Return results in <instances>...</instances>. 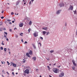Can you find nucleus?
Returning a JSON list of instances; mask_svg holds the SVG:
<instances>
[{"label": "nucleus", "mask_w": 77, "mask_h": 77, "mask_svg": "<svg viewBox=\"0 0 77 77\" xmlns=\"http://www.w3.org/2000/svg\"><path fill=\"white\" fill-rule=\"evenodd\" d=\"M64 73L63 72H61L59 75V77H63V76H64Z\"/></svg>", "instance_id": "obj_1"}, {"label": "nucleus", "mask_w": 77, "mask_h": 77, "mask_svg": "<svg viewBox=\"0 0 77 77\" xmlns=\"http://www.w3.org/2000/svg\"><path fill=\"white\" fill-rule=\"evenodd\" d=\"M53 71L55 72V73H57L58 70L57 69L54 68L53 69Z\"/></svg>", "instance_id": "obj_2"}, {"label": "nucleus", "mask_w": 77, "mask_h": 77, "mask_svg": "<svg viewBox=\"0 0 77 77\" xmlns=\"http://www.w3.org/2000/svg\"><path fill=\"white\" fill-rule=\"evenodd\" d=\"M38 32H35L34 34H33V35L35 37H36V36H38Z\"/></svg>", "instance_id": "obj_3"}, {"label": "nucleus", "mask_w": 77, "mask_h": 77, "mask_svg": "<svg viewBox=\"0 0 77 77\" xmlns=\"http://www.w3.org/2000/svg\"><path fill=\"white\" fill-rule=\"evenodd\" d=\"M24 72L26 74H29V69H27L24 71Z\"/></svg>", "instance_id": "obj_4"}, {"label": "nucleus", "mask_w": 77, "mask_h": 77, "mask_svg": "<svg viewBox=\"0 0 77 77\" xmlns=\"http://www.w3.org/2000/svg\"><path fill=\"white\" fill-rule=\"evenodd\" d=\"M72 62L73 63V65L75 66H76L77 64L75 63V61L74 60H72Z\"/></svg>", "instance_id": "obj_5"}, {"label": "nucleus", "mask_w": 77, "mask_h": 77, "mask_svg": "<svg viewBox=\"0 0 77 77\" xmlns=\"http://www.w3.org/2000/svg\"><path fill=\"white\" fill-rule=\"evenodd\" d=\"M29 54H30V55H32L33 54V52H32V51L31 50H30L29 51Z\"/></svg>", "instance_id": "obj_6"}, {"label": "nucleus", "mask_w": 77, "mask_h": 77, "mask_svg": "<svg viewBox=\"0 0 77 77\" xmlns=\"http://www.w3.org/2000/svg\"><path fill=\"white\" fill-rule=\"evenodd\" d=\"M12 65L13 66H14V67H16V66H17V64L14 63H12Z\"/></svg>", "instance_id": "obj_7"}, {"label": "nucleus", "mask_w": 77, "mask_h": 77, "mask_svg": "<svg viewBox=\"0 0 77 77\" xmlns=\"http://www.w3.org/2000/svg\"><path fill=\"white\" fill-rule=\"evenodd\" d=\"M60 7H62L63 6H64V5L63 3H62L60 4Z\"/></svg>", "instance_id": "obj_8"}, {"label": "nucleus", "mask_w": 77, "mask_h": 77, "mask_svg": "<svg viewBox=\"0 0 77 77\" xmlns=\"http://www.w3.org/2000/svg\"><path fill=\"white\" fill-rule=\"evenodd\" d=\"M23 3H24V5H26V3H27V1H26V0H23Z\"/></svg>", "instance_id": "obj_9"}, {"label": "nucleus", "mask_w": 77, "mask_h": 77, "mask_svg": "<svg viewBox=\"0 0 77 77\" xmlns=\"http://www.w3.org/2000/svg\"><path fill=\"white\" fill-rule=\"evenodd\" d=\"M60 11H61V10H58L56 13L57 14H59L60 13Z\"/></svg>", "instance_id": "obj_10"}, {"label": "nucleus", "mask_w": 77, "mask_h": 77, "mask_svg": "<svg viewBox=\"0 0 77 77\" xmlns=\"http://www.w3.org/2000/svg\"><path fill=\"white\" fill-rule=\"evenodd\" d=\"M42 32L43 35H45V34L47 33V32L46 31H43Z\"/></svg>", "instance_id": "obj_11"}, {"label": "nucleus", "mask_w": 77, "mask_h": 77, "mask_svg": "<svg viewBox=\"0 0 77 77\" xmlns=\"http://www.w3.org/2000/svg\"><path fill=\"white\" fill-rule=\"evenodd\" d=\"M26 55L28 57H30V56L29 55V54L28 53H26Z\"/></svg>", "instance_id": "obj_12"}, {"label": "nucleus", "mask_w": 77, "mask_h": 77, "mask_svg": "<svg viewBox=\"0 0 77 77\" xmlns=\"http://www.w3.org/2000/svg\"><path fill=\"white\" fill-rule=\"evenodd\" d=\"M19 26L20 27H23V23H20L19 25Z\"/></svg>", "instance_id": "obj_13"}, {"label": "nucleus", "mask_w": 77, "mask_h": 77, "mask_svg": "<svg viewBox=\"0 0 77 77\" xmlns=\"http://www.w3.org/2000/svg\"><path fill=\"white\" fill-rule=\"evenodd\" d=\"M69 8L70 9H71V10H72V9H73V7L71 5Z\"/></svg>", "instance_id": "obj_14"}, {"label": "nucleus", "mask_w": 77, "mask_h": 77, "mask_svg": "<svg viewBox=\"0 0 77 77\" xmlns=\"http://www.w3.org/2000/svg\"><path fill=\"white\" fill-rule=\"evenodd\" d=\"M32 59L34 60V61H35L36 59V57H32Z\"/></svg>", "instance_id": "obj_15"}, {"label": "nucleus", "mask_w": 77, "mask_h": 77, "mask_svg": "<svg viewBox=\"0 0 77 77\" xmlns=\"http://www.w3.org/2000/svg\"><path fill=\"white\" fill-rule=\"evenodd\" d=\"M20 36H23V33L22 32L20 33Z\"/></svg>", "instance_id": "obj_16"}, {"label": "nucleus", "mask_w": 77, "mask_h": 77, "mask_svg": "<svg viewBox=\"0 0 77 77\" xmlns=\"http://www.w3.org/2000/svg\"><path fill=\"white\" fill-rule=\"evenodd\" d=\"M32 46L33 47L34 49H36V46H35V45L33 44Z\"/></svg>", "instance_id": "obj_17"}, {"label": "nucleus", "mask_w": 77, "mask_h": 77, "mask_svg": "<svg viewBox=\"0 0 77 77\" xmlns=\"http://www.w3.org/2000/svg\"><path fill=\"white\" fill-rule=\"evenodd\" d=\"M43 29L45 30H47V28L45 27L43 28Z\"/></svg>", "instance_id": "obj_18"}, {"label": "nucleus", "mask_w": 77, "mask_h": 77, "mask_svg": "<svg viewBox=\"0 0 77 77\" xmlns=\"http://www.w3.org/2000/svg\"><path fill=\"white\" fill-rule=\"evenodd\" d=\"M29 25H31L32 24V21H30L29 23Z\"/></svg>", "instance_id": "obj_19"}, {"label": "nucleus", "mask_w": 77, "mask_h": 77, "mask_svg": "<svg viewBox=\"0 0 77 77\" xmlns=\"http://www.w3.org/2000/svg\"><path fill=\"white\" fill-rule=\"evenodd\" d=\"M50 52L51 53H53L54 52V51L53 50V51H50Z\"/></svg>", "instance_id": "obj_20"}, {"label": "nucleus", "mask_w": 77, "mask_h": 77, "mask_svg": "<svg viewBox=\"0 0 77 77\" xmlns=\"http://www.w3.org/2000/svg\"><path fill=\"white\" fill-rule=\"evenodd\" d=\"M4 50L5 51H6L7 50V49L6 48H5L4 49Z\"/></svg>", "instance_id": "obj_21"}, {"label": "nucleus", "mask_w": 77, "mask_h": 77, "mask_svg": "<svg viewBox=\"0 0 77 77\" xmlns=\"http://www.w3.org/2000/svg\"><path fill=\"white\" fill-rule=\"evenodd\" d=\"M19 4V1H17V2L16 5H18Z\"/></svg>", "instance_id": "obj_22"}, {"label": "nucleus", "mask_w": 77, "mask_h": 77, "mask_svg": "<svg viewBox=\"0 0 77 77\" xmlns=\"http://www.w3.org/2000/svg\"><path fill=\"white\" fill-rule=\"evenodd\" d=\"M72 69L73 70H74L75 69V66H73L72 67Z\"/></svg>", "instance_id": "obj_23"}, {"label": "nucleus", "mask_w": 77, "mask_h": 77, "mask_svg": "<svg viewBox=\"0 0 77 77\" xmlns=\"http://www.w3.org/2000/svg\"><path fill=\"white\" fill-rule=\"evenodd\" d=\"M47 67H48V69H49V70L50 71V66H48Z\"/></svg>", "instance_id": "obj_24"}, {"label": "nucleus", "mask_w": 77, "mask_h": 77, "mask_svg": "<svg viewBox=\"0 0 77 77\" xmlns=\"http://www.w3.org/2000/svg\"><path fill=\"white\" fill-rule=\"evenodd\" d=\"M4 33H5V35H6V36H7V35L8 34V33L6 32H4Z\"/></svg>", "instance_id": "obj_25"}, {"label": "nucleus", "mask_w": 77, "mask_h": 77, "mask_svg": "<svg viewBox=\"0 0 77 77\" xmlns=\"http://www.w3.org/2000/svg\"><path fill=\"white\" fill-rule=\"evenodd\" d=\"M31 30V29H30V28H29V29H28L29 33V32H30Z\"/></svg>", "instance_id": "obj_26"}, {"label": "nucleus", "mask_w": 77, "mask_h": 77, "mask_svg": "<svg viewBox=\"0 0 77 77\" xmlns=\"http://www.w3.org/2000/svg\"><path fill=\"white\" fill-rule=\"evenodd\" d=\"M6 35H4V37L6 38V39L7 38V37H6Z\"/></svg>", "instance_id": "obj_27"}, {"label": "nucleus", "mask_w": 77, "mask_h": 77, "mask_svg": "<svg viewBox=\"0 0 77 77\" xmlns=\"http://www.w3.org/2000/svg\"><path fill=\"white\" fill-rule=\"evenodd\" d=\"M7 63H8V65H10V63H9L8 61H7Z\"/></svg>", "instance_id": "obj_28"}, {"label": "nucleus", "mask_w": 77, "mask_h": 77, "mask_svg": "<svg viewBox=\"0 0 77 77\" xmlns=\"http://www.w3.org/2000/svg\"><path fill=\"white\" fill-rule=\"evenodd\" d=\"M49 34H50V32H48L47 33L46 35H49Z\"/></svg>", "instance_id": "obj_29"}, {"label": "nucleus", "mask_w": 77, "mask_h": 77, "mask_svg": "<svg viewBox=\"0 0 77 77\" xmlns=\"http://www.w3.org/2000/svg\"><path fill=\"white\" fill-rule=\"evenodd\" d=\"M0 48L2 50H3V47H1Z\"/></svg>", "instance_id": "obj_30"}, {"label": "nucleus", "mask_w": 77, "mask_h": 77, "mask_svg": "<svg viewBox=\"0 0 77 77\" xmlns=\"http://www.w3.org/2000/svg\"><path fill=\"white\" fill-rule=\"evenodd\" d=\"M11 15H14V12H12L11 13Z\"/></svg>", "instance_id": "obj_31"}, {"label": "nucleus", "mask_w": 77, "mask_h": 77, "mask_svg": "<svg viewBox=\"0 0 77 77\" xmlns=\"http://www.w3.org/2000/svg\"><path fill=\"white\" fill-rule=\"evenodd\" d=\"M15 37L16 38H18V35H15Z\"/></svg>", "instance_id": "obj_32"}, {"label": "nucleus", "mask_w": 77, "mask_h": 77, "mask_svg": "<svg viewBox=\"0 0 77 77\" xmlns=\"http://www.w3.org/2000/svg\"><path fill=\"white\" fill-rule=\"evenodd\" d=\"M3 41H2V45H5V44H4V43H3Z\"/></svg>", "instance_id": "obj_33"}, {"label": "nucleus", "mask_w": 77, "mask_h": 77, "mask_svg": "<svg viewBox=\"0 0 77 77\" xmlns=\"http://www.w3.org/2000/svg\"><path fill=\"white\" fill-rule=\"evenodd\" d=\"M24 44H27V42L25 41L24 43Z\"/></svg>", "instance_id": "obj_34"}, {"label": "nucleus", "mask_w": 77, "mask_h": 77, "mask_svg": "<svg viewBox=\"0 0 77 77\" xmlns=\"http://www.w3.org/2000/svg\"><path fill=\"white\" fill-rule=\"evenodd\" d=\"M1 18L2 19H3V18H4V17L3 16L2 17H1Z\"/></svg>", "instance_id": "obj_35"}, {"label": "nucleus", "mask_w": 77, "mask_h": 77, "mask_svg": "<svg viewBox=\"0 0 77 77\" xmlns=\"http://www.w3.org/2000/svg\"><path fill=\"white\" fill-rule=\"evenodd\" d=\"M36 71L37 72H38V71H39V70L38 69H36Z\"/></svg>", "instance_id": "obj_36"}, {"label": "nucleus", "mask_w": 77, "mask_h": 77, "mask_svg": "<svg viewBox=\"0 0 77 77\" xmlns=\"http://www.w3.org/2000/svg\"><path fill=\"white\" fill-rule=\"evenodd\" d=\"M7 21H9V22H10V21H11V20H10L8 19V20H7Z\"/></svg>", "instance_id": "obj_37"}, {"label": "nucleus", "mask_w": 77, "mask_h": 77, "mask_svg": "<svg viewBox=\"0 0 77 77\" xmlns=\"http://www.w3.org/2000/svg\"><path fill=\"white\" fill-rule=\"evenodd\" d=\"M46 58V59H47V60H50V59H49V58Z\"/></svg>", "instance_id": "obj_38"}, {"label": "nucleus", "mask_w": 77, "mask_h": 77, "mask_svg": "<svg viewBox=\"0 0 77 77\" xmlns=\"http://www.w3.org/2000/svg\"><path fill=\"white\" fill-rule=\"evenodd\" d=\"M38 44H40V46H41V43L40 42L38 43Z\"/></svg>", "instance_id": "obj_39"}, {"label": "nucleus", "mask_w": 77, "mask_h": 77, "mask_svg": "<svg viewBox=\"0 0 77 77\" xmlns=\"http://www.w3.org/2000/svg\"><path fill=\"white\" fill-rule=\"evenodd\" d=\"M76 13V11H74V14H75Z\"/></svg>", "instance_id": "obj_40"}, {"label": "nucleus", "mask_w": 77, "mask_h": 77, "mask_svg": "<svg viewBox=\"0 0 77 77\" xmlns=\"http://www.w3.org/2000/svg\"><path fill=\"white\" fill-rule=\"evenodd\" d=\"M10 32H12V29H9Z\"/></svg>", "instance_id": "obj_41"}, {"label": "nucleus", "mask_w": 77, "mask_h": 77, "mask_svg": "<svg viewBox=\"0 0 77 77\" xmlns=\"http://www.w3.org/2000/svg\"><path fill=\"white\" fill-rule=\"evenodd\" d=\"M6 40L7 41H9V39H8V38H7L6 39Z\"/></svg>", "instance_id": "obj_42"}, {"label": "nucleus", "mask_w": 77, "mask_h": 77, "mask_svg": "<svg viewBox=\"0 0 77 77\" xmlns=\"http://www.w3.org/2000/svg\"><path fill=\"white\" fill-rule=\"evenodd\" d=\"M41 39H43V38L41 37H40Z\"/></svg>", "instance_id": "obj_43"}, {"label": "nucleus", "mask_w": 77, "mask_h": 77, "mask_svg": "<svg viewBox=\"0 0 77 77\" xmlns=\"http://www.w3.org/2000/svg\"><path fill=\"white\" fill-rule=\"evenodd\" d=\"M4 12V11H2V14Z\"/></svg>", "instance_id": "obj_44"}, {"label": "nucleus", "mask_w": 77, "mask_h": 77, "mask_svg": "<svg viewBox=\"0 0 77 77\" xmlns=\"http://www.w3.org/2000/svg\"><path fill=\"white\" fill-rule=\"evenodd\" d=\"M60 65L59 66H58V68H60Z\"/></svg>", "instance_id": "obj_45"}, {"label": "nucleus", "mask_w": 77, "mask_h": 77, "mask_svg": "<svg viewBox=\"0 0 77 77\" xmlns=\"http://www.w3.org/2000/svg\"><path fill=\"white\" fill-rule=\"evenodd\" d=\"M14 22H15V21H12V23H14Z\"/></svg>", "instance_id": "obj_46"}, {"label": "nucleus", "mask_w": 77, "mask_h": 77, "mask_svg": "<svg viewBox=\"0 0 77 77\" xmlns=\"http://www.w3.org/2000/svg\"><path fill=\"white\" fill-rule=\"evenodd\" d=\"M29 5H31V1H30V2H29Z\"/></svg>", "instance_id": "obj_47"}, {"label": "nucleus", "mask_w": 77, "mask_h": 77, "mask_svg": "<svg viewBox=\"0 0 77 77\" xmlns=\"http://www.w3.org/2000/svg\"><path fill=\"white\" fill-rule=\"evenodd\" d=\"M67 26V24H66V23H65V26Z\"/></svg>", "instance_id": "obj_48"}, {"label": "nucleus", "mask_w": 77, "mask_h": 77, "mask_svg": "<svg viewBox=\"0 0 77 77\" xmlns=\"http://www.w3.org/2000/svg\"><path fill=\"white\" fill-rule=\"evenodd\" d=\"M12 74H13V75H14V72H12Z\"/></svg>", "instance_id": "obj_49"}, {"label": "nucleus", "mask_w": 77, "mask_h": 77, "mask_svg": "<svg viewBox=\"0 0 77 77\" xmlns=\"http://www.w3.org/2000/svg\"><path fill=\"white\" fill-rule=\"evenodd\" d=\"M15 29H16V30H17V29L16 28H14V30H15Z\"/></svg>", "instance_id": "obj_50"}, {"label": "nucleus", "mask_w": 77, "mask_h": 77, "mask_svg": "<svg viewBox=\"0 0 77 77\" xmlns=\"http://www.w3.org/2000/svg\"><path fill=\"white\" fill-rule=\"evenodd\" d=\"M7 73L8 74H9V72H7Z\"/></svg>", "instance_id": "obj_51"}, {"label": "nucleus", "mask_w": 77, "mask_h": 77, "mask_svg": "<svg viewBox=\"0 0 77 77\" xmlns=\"http://www.w3.org/2000/svg\"><path fill=\"white\" fill-rule=\"evenodd\" d=\"M21 41L22 42H23V39L21 40Z\"/></svg>", "instance_id": "obj_52"}, {"label": "nucleus", "mask_w": 77, "mask_h": 77, "mask_svg": "<svg viewBox=\"0 0 77 77\" xmlns=\"http://www.w3.org/2000/svg\"><path fill=\"white\" fill-rule=\"evenodd\" d=\"M9 24H12V23L11 22H9Z\"/></svg>", "instance_id": "obj_53"}, {"label": "nucleus", "mask_w": 77, "mask_h": 77, "mask_svg": "<svg viewBox=\"0 0 77 77\" xmlns=\"http://www.w3.org/2000/svg\"><path fill=\"white\" fill-rule=\"evenodd\" d=\"M9 54H10V53H11V51H9Z\"/></svg>", "instance_id": "obj_54"}, {"label": "nucleus", "mask_w": 77, "mask_h": 77, "mask_svg": "<svg viewBox=\"0 0 77 77\" xmlns=\"http://www.w3.org/2000/svg\"><path fill=\"white\" fill-rule=\"evenodd\" d=\"M2 64H3V63L2 62Z\"/></svg>", "instance_id": "obj_55"}, {"label": "nucleus", "mask_w": 77, "mask_h": 77, "mask_svg": "<svg viewBox=\"0 0 77 77\" xmlns=\"http://www.w3.org/2000/svg\"><path fill=\"white\" fill-rule=\"evenodd\" d=\"M49 65L50 66H51V64H49Z\"/></svg>", "instance_id": "obj_56"}, {"label": "nucleus", "mask_w": 77, "mask_h": 77, "mask_svg": "<svg viewBox=\"0 0 77 77\" xmlns=\"http://www.w3.org/2000/svg\"><path fill=\"white\" fill-rule=\"evenodd\" d=\"M54 65L55 66L56 65V63H55L54 64Z\"/></svg>", "instance_id": "obj_57"}, {"label": "nucleus", "mask_w": 77, "mask_h": 77, "mask_svg": "<svg viewBox=\"0 0 77 77\" xmlns=\"http://www.w3.org/2000/svg\"><path fill=\"white\" fill-rule=\"evenodd\" d=\"M8 50H9H9H10L8 48Z\"/></svg>", "instance_id": "obj_58"}, {"label": "nucleus", "mask_w": 77, "mask_h": 77, "mask_svg": "<svg viewBox=\"0 0 77 77\" xmlns=\"http://www.w3.org/2000/svg\"><path fill=\"white\" fill-rule=\"evenodd\" d=\"M5 62H4V64H5Z\"/></svg>", "instance_id": "obj_59"}, {"label": "nucleus", "mask_w": 77, "mask_h": 77, "mask_svg": "<svg viewBox=\"0 0 77 77\" xmlns=\"http://www.w3.org/2000/svg\"><path fill=\"white\" fill-rule=\"evenodd\" d=\"M26 62V61H23V63H24V62Z\"/></svg>", "instance_id": "obj_60"}, {"label": "nucleus", "mask_w": 77, "mask_h": 77, "mask_svg": "<svg viewBox=\"0 0 77 77\" xmlns=\"http://www.w3.org/2000/svg\"><path fill=\"white\" fill-rule=\"evenodd\" d=\"M16 74H18V73H16Z\"/></svg>", "instance_id": "obj_61"}, {"label": "nucleus", "mask_w": 77, "mask_h": 77, "mask_svg": "<svg viewBox=\"0 0 77 77\" xmlns=\"http://www.w3.org/2000/svg\"><path fill=\"white\" fill-rule=\"evenodd\" d=\"M33 2V0H32V2Z\"/></svg>", "instance_id": "obj_62"}, {"label": "nucleus", "mask_w": 77, "mask_h": 77, "mask_svg": "<svg viewBox=\"0 0 77 77\" xmlns=\"http://www.w3.org/2000/svg\"><path fill=\"white\" fill-rule=\"evenodd\" d=\"M18 15V13H17V15Z\"/></svg>", "instance_id": "obj_63"}, {"label": "nucleus", "mask_w": 77, "mask_h": 77, "mask_svg": "<svg viewBox=\"0 0 77 77\" xmlns=\"http://www.w3.org/2000/svg\"><path fill=\"white\" fill-rule=\"evenodd\" d=\"M40 77H41V75H40Z\"/></svg>", "instance_id": "obj_64"}]
</instances>
